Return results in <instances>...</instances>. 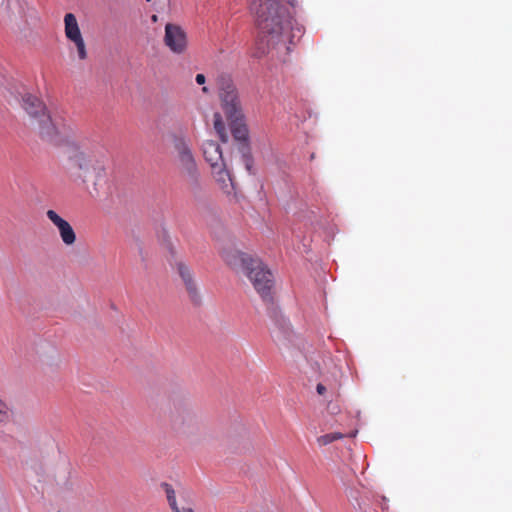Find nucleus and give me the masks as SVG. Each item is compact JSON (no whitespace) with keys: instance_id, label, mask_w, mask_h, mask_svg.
<instances>
[{"instance_id":"obj_12","label":"nucleus","mask_w":512,"mask_h":512,"mask_svg":"<svg viewBox=\"0 0 512 512\" xmlns=\"http://www.w3.org/2000/svg\"><path fill=\"white\" fill-rule=\"evenodd\" d=\"M211 170L220 188L226 193H230L234 189V183L230 172L226 169L225 163L219 164L218 167H212Z\"/></svg>"},{"instance_id":"obj_8","label":"nucleus","mask_w":512,"mask_h":512,"mask_svg":"<svg viewBox=\"0 0 512 512\" xmlns=\"http://www.w3.org/2000/svg\"><path fill=\"white\" fill-rule=\"evenodd\" d=\"M65 36L73 42L77 48L78 57L81 60L87 58V51L82 37L78 21L73 13H67L64 17Z\"/></svg>"},{"instance_id":"obj_15","label":"nucleus","mask_w":512,"mask_h":512,"mask_svg":"<svg viewBox=\"0 0 512 512\" xmlns=\"http://www.w3.org/2000/svg\"><path fill=\"white\" fill-rule=\"evenodd\" d=\"M16 99L19 101L21 107L30 114V110L32 108L31 95L28 92L27 88L21 86L15 91Z\"/></svg>"},{"instance_id":"obj_17","label":"nucleus","mask_w":512,"mask_h":512,"mask_svg":"<svg viewBox=\"0 0 512 512\" xmlns=\"http://www.w3.org/2000/svg\"><path fill=\"white\" fill-rule=\"evenodd\" d=\"M161 487L166 494L167 501H168L169 506L172 509V511L173 512H181V510L177 506L176 494H175V490L173 489L172 485L164 482L161 484Z\"/></svg>"},{"instance_id":"obj_5","label":"nucleus","mask_w":512,"mask_h":512,"mask_svg":"<svg viewBox=\"0 0 512 512\" xmlns=\"http://www.w3.org/2000/svg\"><path fill=\"white\" fill-rule=\"evenodd\" d=\"M217 82L221 106L226 117H240L243 112L233 81L229 76H220Z\"/></svg>"},{"instance_id":"obj_9","label":"nucleus","mask_w":512,"mask_h":512,"mask_svg":"<svg viewBox=\"0 0 512 512\" xmlns=\"http://www.w3.org/2000/svg\"><path fill=\"white\" fill-rule=\"evenodd\" d=\"M71 169L75 170L77 177L86 181L88 178L97 173L93 159L84 152H76L71 158Z\"/></svg>"},{"instance_id":"obj_2","label":"nucleus","mask_w":512,"mask_h":512,"mask_svg":"<svg viewBox=\"0 0 512 512\" xmlns=\"http://www.w3.org/2000/svg\"><path fill=\"white\" fill-rule=\"evenodd\" d=\"M222 258L232 269L247 276L264 301L272 300L273 275L260 259L235 249L223 251Z\"/></svg>"},{"instance_id":"obj_7","label":"nucleus","mask_w":512,"mask_h":512,"mask_svg":"<svg viewBox=\"0 0 512 512\" xmlns=\"http://www.w3.org/2000/svg\"><path fill=\"white\" fill-rule=\"evenodd\" d=\"M8 21L16 40L20 43H29L31 28L25 17L24 9L20 5L10 7Z\"/></svg>"},{"instance_id":"obj_1","label":"nucleus","mask_w":512,"mask_h":512,"mask_svg":"<svg viewBox=\"0 0 512 512\" xmlns=\"http://www.w3.org/2000/svg\"><path fill=\"white\" fill-rule=\"evenodd\" d=\"M294 6L295 0H250L259 29L256 45L260 55L272 51L287 55L294 39L302 36L303 29L292 16Z\"/></svg>"},{"instance_id":"obj_13","label":"nucleus","mask_w":512,"mask_h":512,"mask_svg":"<svg viewBox=\"0 0 512 512\" xmlns=\"http://www.w3.org/2000/svg\"><path fill=\"white\" fill-rule=\"evenodd\" d=\"M177 269L180 277L182 278L186 286V290L189 293L191 300L193 302H197L199 299V295L190 268L183 263H179L177 265Z\"/></svg>"},{"instance_id":"obj_10","label":"nucleus","mask_w":512,"mask_h":512,"mask_svg":"<svg viewBox=\"0 0 512 512\" xmlns=\"http://www.w3.org/2000/svg\"><path fill=\"white\" fill-rule=\"evenodd\" d=\"M48 219L57 227L60 238L66 246H72L76 242V233L70 223L60 217L54 210L46 212Z\"/></svg>"},{"instance_id":"obj_22","label":"nucleus","mask_w":512,"mask_h":512,"mask_svg":"<svg viewBox=\"0 0 512 512\" xmlns=\"http://www.w3.org/2000/svg\"><path fill=\"white\" fill-rule=\"evenodd\" d=\"M181 512H194L192 508H184Z\"/></svg>"},{"instance_id":"obj_11","label":"nucleus","mask_w":512,"mask_h":512,"mask_svg":"<svg viewBox=\"0 0 512 512\" xmlns=\"http://www.w3.org/2000/svg\"><path fill=\"white\" fill-rule=\"evenodd\" d=\"M203 155L205 160L212 167H218L223 163L222 150L218 143L212 140H207L202 145Z\"/></svg>"},{"instance_id":"obj_3","label":"nucleus","mask_w":512,"mask_h":512,"mask_svg":"<svg viewBox=\"0 0 512 512\" xmlns=\"http://www.w3.org/2000/svg\"><path fill=\"white\" fill-rule=\"evenodd\" d=\"M170 139L176 152L179 173L186 189L191 194L196 195L201 188L200 172L189 143L183 134L172 133Z\"/></svg>"},{"instance_id":"obj_21","label":"nucleus","mask_w":512,"mask_h":512,"mask_svg":"<svg viewBox=\"0 0 512 512\" xmlns=\"http://www.w3.org/2000/svg\"><path fill=\"white\" fill-rule=\"evenodd\" d=\"M316 390L319 395H324L326 392V387L322 383H319L317 384Z\"/></svg>"},{"instance_id":"obj_20","label":"nucleus","mask_w":512,"mask_h":512,"mask_svg":"<svg viewBox=\"0 0 512 512\" xmlns=\"http://www.w3.org/2000/svg\"><path fill=\"white\" fill-rule=\"evenodd\" d=\"M195 81L199 85H203L206 81V77L204 74H197L195 77Z\"/></svg>"},{"instance_id":"obj_23","label":"nucleus","mask_w":512,"mask_h":512,"mask_svg":"<svg viewBox=\"0 0 512 512\" xmlns=\"http://www.w3.org/2000/svg\"><path fill=\"white\" fill-rule=\"evenodd\" d=\"M202 91H203L204 93H208V88H207V87H203V88H202Z\"/></svg>"},{"instance_id":"obj_18","label":"nucleus","mask_w":512,"mask_h":512,"mask_svg":"<svg viewBox=\"0 0 512 512\" xmlns=\"http://www.w3.org/2000/svg\"><path fill=\"white\" fill-rule=\"evenodd\" d=\"M344 438V434L340 433V432H332V433H327L325 435H321L317 438V442L319 445L321 446H326L336 440H340Z\"/></svg>"},{"instance_id":"obj_14","label":"nucleus","mask_w":512,"mask_h":512,"mask_svg":"<svg viewBox=\"0 0 512 512\" xmlns=\"http://www.w3.org/2000/svg\"><path fill=\"white\" fill-rule=\"evenodd\" d=\"M227 120L229 121L233 138L236 141L245 143L248 140V128L244 121V115L241 114L240 117H229Z\"/></svg>"},{"instance_id":"obj_16","label":"nucleus","mask_w":512,"mask_h":512,"mask_svg":"<svg viewBox=\"0 0 512 512\" xmlns=\"http://www.w3.org/2000/svg\"><path fill=\"white\" fill-rule=\"evenodd\" d=\"M213 125L216 133L220 137L222 142L228 141V134L226 132V127L224 124V121L222 119V116L220 113H214L213 116Z\"/></svg>"},{"instance_id":"obj_19","label":"nucleus","mask_w":512,"mask_h":512,"mask_svg":"<svg viewBox=\"0 0 512 512\" xmlns=\"http://www.w3.org/2000/svg\"><path fill=\"white\" fill-rule=\"evenodd\" d=\"M10 416L11 411L8 404L2 398H0V425L7 423L10 419Z\"/></svg>"},{"instance_id":"obj_6","label":"nucleus","mask_w":512,"mask_h":512,"mask_svg":"<svg viewBox=\"0 0 512 512\" xmlns=\"http://www.w3.org/2000/svg\"><path fill=\"white\" fill-rule=\"evenodd\" d=\"M163 42L175 55H184L189 48L188 36L185 30L181 26L172 23L165 25Z\"/></svg>"},{"instance_id":"obj_4","label":"nucleus","mask_w":512,"mask_h":512,"mask_svg":"<svg viewBox=\"0 0 512 512\" xmlns=\"http://www.w3.org/2000/svg\"><path fill=\"white\" fill-rule=\"evenodd\" d=\"M34 132L47 142H54L59 133V123L41 100L34 99Z\"/></svg>"}]
</instances>
